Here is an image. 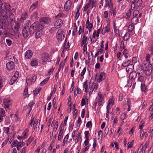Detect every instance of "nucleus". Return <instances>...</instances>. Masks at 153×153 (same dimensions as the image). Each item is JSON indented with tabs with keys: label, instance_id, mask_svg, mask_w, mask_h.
<instances>
[{
	"label": "nucleus",
	"instance_id": "obj_13",
	"mask_svg": "<svg viewBox=\"0 0 153 153\" xmlns=\"http://www.w3.org/2000/svg\"><path fill=\"white\" fill-rule=\"evenodd\" d=\"M9 17V18L10 23L12 25H14L15 23L14 15L12 13H10Z\"/></svg>",
	"mask_w": 153,
	"mask_h": 153
},
{
	"label": "nucleus",
	"instance_id": "obj_19",
	"mask_svg": "<svg viewBox=\"0 0 153 153\" xmlns=\"http://www.w3.org/2000/svg\"><path fill=\"white\" fill-rule=\"evenodd\" d=\"M152 53H151L150 54L148 53L146 54V61H144V62H146L149 63V62H151L150 61V59L151 58L152 59Z\"/></svg>",
	"mask_w": 153,
	"mask_h": 153
},
{
	"label": "nucleus",
	"instance_id": "obj_20",
	"mask_svg": "<svg viewBox=\"0 0 153 153\" xmlns=\"http://www.w3.org/2000/svg\"><path fill=\"white\" fill-rule=\"evenodd\" d=\"M56 137V135L55 134L53 137V139L52 142L50 144V146L48 148V150L50 152H51V150H52L53 147V144L55 141Z\"/></svg>",
	"mask_w": 153,
	"mask_h": 153
},
{
	"label": "nucleus",
	"instance_id": "obj_27",
	"mask_svg": "<svg viewBox=\"0 0 153 153\" xmlns=\"http://www.w3.org/2000/svg\"><path fill=\"white\" fill-rule=\"evenodd\" d=\"M134 28V25L132 24L130 25L128 28V31L129 32H132Z\"/></svg>",
	"mask_w": 153,
	"mask_h": 153
},
{
	"label": "nucleus",
	"instance_id": "obj_3",
	"mask_svg": "<svg viewBox=\"0 0 153 153\" xmlns=\"http://www.w3.org/2000/svg\"><path fill=\"white\" fill-rule=\"evenodd\" d=\"M27 30V28L26 27H21L20 31H19V33L20 35H22L24 38H26L29 36Z\"/></svg>",
	"mask_w": 153,
	"mask_h": 153
},
{
	"label": "nucleus",
	"instance_id": "obj_43",
	"mask_svg": "<svg viewBox=\"0 0 153 153\" xmlns=\"http://www.w3.org/2000/svg\"><path fill=\"white\" fill-rule=\"evenodd\" d=\"M18 141L17 140H14L13 142L12 143V144L11 145V146L12 148H13L14 147H16V144H17V143Z\"/></svg>",
	"mask_w": 153,
	"mask_h": 153
},
{
	"label": "nucleus",
	"instance_id": "obj_26",
	"mask_svg": "<svg viewBox=\"0 0 153 153\" xmlns=\"http://www.w3.org/2000/svg\"><path fill=\"white\" fill-rule=\"evenodd\" d=\"M39 61L37 60H32L30 63V64L32 66H36L38 64Z\"/></svg>",
	"mask_w": 153,
	"mask_h": 153
},
{
	"label": "nucleus",
	"instance_id": "obj_23",
	"mask_svg": "<svg viewBox=\"0 0 153 153\" xmlns=\"http://www.w3.org/2000/svg\"><path fill=\"white\" fill-rule=\"evenodd\" d=\"M137 73L135 71L131 72L129 77L131 79H134L137 76Z\"/></svg>",
	"mask_w": 153,
	"mask_h": 153
},
{
	"label": "nucleus",
	"instance_id": "obj_60",
	"mask_svg": "<svg viewBox=\"0 0 153 153\" xmlns=\"http://www.w3.org/2000/svg\"><path fill=\"white\" fill-rule=\"evenodd\" d=\"M26 22V26L25 27H27V29H28L29 28V26L31 25V22L29 20L27 21Z\"/></svg>",
	"mask_w": 153,
	"mask_h": 153
},
{
	"label": "nucleus",
	"instance_id": "obj_47",
	"mask_svg": "<svg viewBox=\"0 0 153 153\" xmlns=\"http://www.w3.org/2000/svg\"><path fill=\"white\" fill-rule=\"evenodd\" d=\"M58 123L57 121L55 124V127L53 129V131L54 132H56V130L57 129V128L58 127Z\"/></svg>",
	"mask_w": 153,
	"mask_h": 153
},
{
	"label": "nucleus",
	"instance_id": "obj_1",
	"mask_svg": "<svg viewBox=\"0 0 153 153\" xmlns=\"http://www.w3.org/2000/svg\"><path fill=\"white\" fill-rule=\"evenodd\" d=\"M153 63L149 62V63L143 62L142 65H139V69L141 71V73L145 74L146 76H149L152 70Z\"/></svg>",
	"mask_w": 153,
	"mask_h": 153
},
{
	"label": "nucleus",
	"instance_id": "obj_41",
	"mask_svg": "<svg viewBox=\"0 0 153 153\" xmlns=\"http://www.w3.org/2000/svg\"><path fill=\"white\" fill-rule=\"evenodd\" d=\"M142 3V0H137V3H136V6L138 7H141Z\"/></svg>",
	"mask_w": 153,
	"mask_h": 153
},
{
	"label": "nucleus",
	"instance_id": "obj_33",
	"mask_svg": "<svg viewBox=\"0 0 153 153\" xmlns=\"http://www.w3.org/2000/svg\"><path fill=\"white\" fill-rule=\"evenodd\" d=\"M19 75V72L18 71H16L15 73V74L12 77V78L13 79H14L15 80H16V79H18Z\"/></svg>",
	"mask_w": 153,
	"mask_h": 153
},
{
	"label": "nucleus",
	"instance_id": "obj_63",
	"mask_svg": "<svg viewBox=\"0 0 153 153\" xmlns=\"http://www.w3.org/2000/svg\"><path fill=\"white\" fill-rule=\"evenodd\" d=\"M10 128L9 127H4L3 128V130L4 131H6L7 134H8V132L9 131Z\"/></svg>",
	"mask_w": 153,
	"mask_h": 153
},
{
	"label": "nucleus",
	"instance_id": "obj_54",
	"mask_svg": "<svg viewBox=\"0 0 153 153\" xmlns=\"http://www.w3.org/2000/svg\"><path fill=\"white\" fill-rule=\"evenodd\" d=\"M17 144L19 146H20V147H22L25 144V143H24L23 141H22V142H19L17 143Z\"/></svg>",
	"mask_w": 153,
	"mask_h": 153
},
{
	"label": "nucleus",
	"instance_id": "obj_45",
	"mask_svg": "<svg viewBox=\"0 0 153 153\" xmlns=\"http://www.w3.org/2000/svg\"><path fill=\"white\" fill-rule=\"evenodd\" d=\"M0 115L4 117L5 116V112L3 108H1L0 109Z\"/></svg>",
	"mask_w": 153,
	"mask_h": 153
},
{
	"label": "nucleus",
	"instance_id": "obj_12",
	"mask_svg": "<svg viewBox=\"0 0 153 153\" xmlns=\"http://www.w3.org/2000/svg\"><path fill=\"white\" fill-rule=\"evenodd\" d=\"M33 52L30 50H28L25 53V57L28 59H30L32 56Z\"/></svg>",
	"mask_w": 153,
	"mask_h": 153
},
{
	"label": "nucleus",
	"instance_id": "obj_52",
	"mask_svg": "<svg viewBox=\"0 0 153 153\" xmlns=\"http://www.w3.org/2000/svg\"><path fill=\"white\" fill-rule=\"evenodd\" d=\"M89 3H87L86 4L85 6L84 7L83 9V11H86L87 9L89 7Z\"/></svg>",
	"mask_w": 153,
	"mask_h": 153
},
{
	"label": "nucleus",
	"instance_id": "obj_18",
	"mask_svg": "<svg viewBox=\"0 0 153 153\" xmlns=\"http://www.w3.org/2000/svg\"><path fill=\"white\" fill-rule=\"evenodd\" d=\"M139 18L137 17H134L132 18L131 20V23L133 25H136L139 22Z\"/></svg>",
	"mask_w": 153,
	"mask_h": 153
},
{
	"label": "nucleus",
	"instance_id": "obj_46",
	"mask_svg": "<svg viewBox=\"0 0 153 153\" xmlns=\"http://www.w3.org/2000/svg\"><path fill=\"white\" fill-rule=\"evenodd\" d=\"M87 100H88V99H87ZM88 101H85V100L84 98H83L82 99V101L81 102V105L82 106H83L85 105L86 104V103L87 102L88 103Z\"/></svg>",
	"mask_w": 153,
	"mask_h": 153
},
{
	"label": "nucleus",
	"instance_id": "obj_42",
	"mask_svg": "<svg viewBox=\"0 0 153 153\" xmlns=\"http://www.w3.org/2000/svg\"><path fill=\"white\" fill-rule=\"evenodd\" d=\"M110 25L109 24H108L107 25V26L104 27L105 30L106 31V32L107 33H108L110 32Z\"/></svg>",
	"mask_w": 153,
	"mask_h": 153
},
{
	"label": "nucleus",
	"instance_id": "obj_40",
	"mask_svg": "<svg viewBox=\"0 0 153 153\" xmlns=\"http://www.w3.org/2000/svg\"><path fill=\"white\" fill-rule=\"evenodd\" d=\"M41 90V88H38L37 90H36L35 91L34 90L33 91V93L34 94V95L35 96L37 94L39 93L40 91Z\"/></svg>",
	"mask_w": 153,
	"mask_h": 153
},
{
	"label": "nucleus",
	"instance_id": "obj_14",
	"mask_svg": "<svg viewBox=\"0 0 153 153\" xmlns=\"http://www.w3.org/2000/svg\"><path fill=\"white\" fill-rule=\"evenodd\" d=\"M3 7V9H1V10H3L4 9L7 12H9L10 10V5L9 3H4Z\"/></svg>",
	"mask_w": 153,
	"mask_h": 153
},
{
	"label": "nucleus",
	"instance_id": "obj_24",
	"mask_svg": "<svg viewBox=\"0 0 153 153\" xmlns=\"http://www.w3.org/2000/svg\"><path fill=\"white\" fill-rule=\"evenodd\" d=\"M133 16L137 17L140 18L142 16V14L141 13H140L138 10H135L133 12Z\"/></svg>",
	"mask_w": 153,
	"mask_h": 153
},
{
	"label": "nucleus",
	"instance_id": "obj_61",
	"mask_svg": "<svg viewBox=\"0 0 153 153\" xmlns=\"http://www.w3.org/2000/svg\"><path fill=\"white\" fill-rule=\"evenodd\" d=\"M80 15V13L79 12V11L78 10H77L76 12V15L75 16V19H77L78 18L79 16Z\"/></svg>",
	"mask_w": 153,
	"mask_h": 153
},
{
	"label": "nucleus",
	"instance_id": "obj_5",
	"mask_svg": "<svg viewBox=\"0 0 153 153\" xmlns=\"http://www.w3.org/2000/svg\"><path fill=\"white\" fill-rule=\"evenodd\" d=\"M0 25L1 26V28H3L4 27L9 26V23L7 19H1L0 21Z\"/></svg>",
	"mask_w": 153,
	"mask_h": 153
},
{
	"label": "nucleus",
	"instance_id": "obj_7",
	"mask_svg": "<svg viewBox=\"0 0 153 153\" xmlns=\"http://www.w3.org/2000/svg\"><path fill=\"white\" fill-rule=\"evenodd\" d=\"M63 123L60 126L59 130V132L58 135V140L59 141L63 137L62 134L63 132V128H62V125Z\"/></svg>",
	"mask_w": 153,
	"mask_h": 153
},
{
	"label": "nucleus",
	"instance_id": "obj_15",
	"mask_svg": "<svg viewBox=\"0 0 153 153\" xmlns=\"http://www.w3.org/2000/svg\"><path fill=\"white\" fill-rule=\"evenodd\" d=\"M49 54L47 53H44L42 55V60L43 62H46L48 59Z\"/></svg>",
	"mask_w": 153,
	"mask_h": 153
},
{
	"label": "nucleus",
	"instance_id": "obj_9",
	"mask_svg": "<svg viewBox=\"0 0 153 153\" xmlns=\"http://www.w3.org/2000/svg\"><path fill=\"white\" fill-rule=\"evenodd\" d=\"M72 5V2L70 0L67 1L64 5V8L65 10H69Z\"/></svg>",
	"mask_w": 153,
	"mask_h": 153
},
{
	"label": "nucleus",
	"instance_id": "obj_32",
	"mask_svg": "<svg viewBox=\"0 0 153 153\" xmlns=\"http://www.w3.org/2000/svg\"><path fill=\"white\" fill-rule=\"evenodd\" d=\"M15 26H14V28L17 31L19 32V31H20L19 30V27H20V24L19 23H15Z\"/></svg>",
	"mask_w": 153,
	"mask_h": 153
},
{
	"label": "nucleus",
	"instance_id": "obj_36",
	"mask_svg": "<svg viewBox=\"0 0 153 153\" xmlns=\"http://www.w3.org/2000/svg\"><path fill=\"white\" fill-rule=\"evenodd\" d=\"M125 46L124 44V42L122 41H121L120 44V51H122L125 48Z\"/></svg>",
	"mask_w": 153,
	"mask_h": 153
},
{
	"label": "nucleus",
	"instance_id": "obj_58",
	"mask_svg": "<svg viewBox=\"0 0 153 153\" xmlns=\"http://www.w3.org/2000/svg\"><path fill=\"white\" fill-rule=\"evenodd\" d=\"M9 140V138L8 137L5 140L4 142L2 144V147L4 146L7 143L8 140Z\"/></svg>",
	"mask_w": 153,
	"mask_h": 153
},
{
	"label": "nucleus",
	"instance_id": "obj_51",
	"mask_svg": "<svg viewBox=\"0 0 153 153\" xmlns=\"http://www.w3.org/2000/svg\"><path fill=\"white\" fill-rule=\"evenodd\" d=\"M92 85H93V89L92 90V91H93L95 89V90H97V88L98 87V84L97 83H95L94 82L92 83Z\"/></svg>",
	"mask_w": 153,
	"mask_h": 153
},
{
	"label": "nucleus",
	"instance_id": "obj_39",
	"mask_svg": "<svg viewBox=\"0 0 153 153\" xmlns=\"http://www.w3.org/2000/svg\"><path fill=\"white\" fill-rule=\"evenodd\" d=\"M35 103L33 101L30 102L28 105L27 107L28 108H30V111H31L33 106L34 104Z\"/></svg>",
	"mask_w": 153,
	"mask_h": 153
},
{
	"label": "nucleus",
	"instance_id": "obj_28",
	"mask_svg": "<svg viewBox=\"0 0 153 153\" xmlns=\"http://www.w3.org/2000/svg\"><path fill=\"white\" fill-rule=\"evenodd\" d=\"M131 15V10L130 9H128L126 13V16L127 17H126V19H129Z\"/></svg>",
	"mask_w": 153,
	"mask_h": 153
},
{
	"label": "nucleus",
	"instance_id": "obj_44",
	"mask_svg": "<svg viewBox=\"0 0 153 153\" xmlns=\"http://www.w3.org/2000/svg\"><path fill=\"white\" fill-rule=\"evenodd\" d=\"M68 134L66 135V136L65 137V138H64V139L63 140V143H62V145L63 146H64L65 145V142H66V141L67 140H68Z\"/></svg>",
	"mask_w": 153,
	"mask_h": 153
},
{
	"label": "nucleus",
	"instance_id": "obj_8",
	"mask_svg": "<svg viewBox=\"0 0 153 153\" xmlns=\"http://www.w3.org/2000/svg\"><path fill=\"white\" fill-rule=\"evenodd\" d=\"M40 22L41 23L47 24L49 23L51 21V20L49 18L47 17H42L40 19Z\"/></svg>",
	"mask_w": 153,
	"mask_h": 153
},
{
	"label": "nucleus",
	"instance_id": "obj_50",
	"mask_svg": "<svg viewBox=\"0 0 153 153\" xmlns=\"http://www.w3.org/2000/svg\"><path fill=\"white\" fill-rule=\"evenodd\" d=\"M87 44L86 43V44H85L83 47V53H87Z\"/></svg>",
	"mask_w": 153,
	"mask_h": 153
},
{
	"label": "nucleus",
	"instance_id": "obj_53",
	"mask_svg": "<svg viewBox=\"0 0 153 153\" xmlns=\"http://www.w3.org/2000/svg\"><path fill=\"white\" fill-rule=\"evenodd\" d=\"M6 42L7 43V45L10 46L12 44V41L10 39H6Z\"/></svg>",
	"mask_w": 153,
	"mask_h": 153
},
{
	"label": "nucleus",
	"instance_id": "obj_2",
	"mask_svg": "<svg viewBox=\"0 0 153 153\" xmlns=\"http://www.w3.org/2000/svg\"><path fill=\"white\" fill-rule=\"evenodd\" d=\"M44 28L43 26L38 22H36L31 25L29 29V33L33 35L38 30H40Z\"/></svg>",
	"mask_w": 153,
	"mask_h": 153
},
{
	"label": "nucleus",
	"instance_id": "obj_29",
	"mask_svg": "<svg viewBox=\"0 0 153 153\" xmlns=\"http://www.w3.org/2000/svg\"><path fill=\"white\" fill-rule=\"evenodd\" d=\"M50 78V77H48L46 78L45 79L42 81L40 83V85L42 86H43L48 81Z\"/></svg>",
	"mask_w": 153,
	"mask_h": 153
},
{
	"label": "nucleus",
	"instance_id": "obj_38",
	"mask_svg": "<svg viewBox=\"0 0 153 153\" xmlns=\"http://www.w3.org/2000/svg\"><path fill=\"white\" fill-rule=\"evenodd\" d=\"M148 148V147H147V142H146L145 145V146H142V148L141 149V150L142 149L143 150L142 153H145L146 149Z\"/></svg>",
	"mask_w": 153,
	"mask_h": 153
},
{
	"label": "nucleus",
	"instance_id": "obj_64",
	"mask_svg": "<svg viewBox=\"0 0 153 153\" xmlns=\"http://www.w3.org/2000/svg\"><path fill=\"white\" fill-rule=\"evenodd\" d=\"M36 79V76L34 75L32 77L31 79L32 84L33 83H34L35 82Z\"/></svg>",
	"mask_w": 153,
	"mask_h": 153
},
{
	"label": "nucleus",
	"instance_id": "obj_55",
	"mask_svg": "<svg viewBox=\"0 0 153 153\" xmlns=\"http://www.w3.org/2000/svg\"><path fill=\"white\" fill-rule=\"evenodd\" d=\"M108 131H109V128H107V127L106 128L104 131V136H106L107 135V134L108 133Z\"/></svg>",
	"mask_w": 153,
	"mask_h": 153
},
{
	"label": "nucleus",
	"instance_id": "obj_22",
	"mask_svg": "<svg viewBox=\"0 0 153 153\" xmlns=\"http://www.w3.org/2000/svg\"><path fill=\"white\" fill-rule=\"evenodd\" d=\"M114 100L112 98H110L108 102V104L107 106V109H110L111 108V107L110 106V104H111L112 105L114 104Z\"/></svg>",
	"mask_w": 153,
	"mask_h": 153
},
{
	"label": "nucleus",
	"instance_id": "obj_6",
	"mask_svg": "<svg viewBox=\"0 0 153 153\" xmlns=\"http://www.w3.org/2000/svg\"><path fill=\"white\" fill-rule=\"evenodd\" d=\"M6 67L8 70H13L15 68L14 62L11 61L7 62L6 64Z\"/></svg>",
	"mask_w": 153,
	"mask_h": 153
},
{
	"label": "nucleus",
	"instance_id": "obj_62",
	"mask_svg": "<svg viewBox=\"0 0 153 153\" xmlns=\"http://www.w3.org/2000/svg\"><path fill=\"white\" fill-rule=\"evenodd\" d=\"M114 32L115 33L117 36L118 35L119 36H120V34L119 33V30L118 29H114Z\"/></svg>",
	"mask_w": 153,
	"mask_h": 153
},
{
	"label": "nucleus",
	"instance_id": "obj_17",
	"mask_svg": "<svg viewBox=\"0 0 153 153\" xmlns=\"http://www.w3.org/2000/svg\"><path fill=\"white\" fill-rule=\"evenodd\" d=\"M28 16V15L26 12H23L21 16V18L20 19L21 22H23V20H26Z\"/></svg>",
	"mask_w": 153,
	"mask_h": 153
},
{
	"label": "nucleus",
	"instance_id": "obj_35",
	"mask_svg": "<svg viewBox=\"0 0 153 153\" xmlns=\"http://www.w3.org/2000/svg\"><path fill=\"white\" fill-rule=\"evenodd\" d=\"M38 30L35 34V36L36 38H39L42 36V34Z\"/></svg>",
	"mask_w": 153,
	"mask_h": 153
},
{
	"label": "nucleus",
	"instance_id": "obj_49",
	"mask_svg": "<svg viewBox=\"0 0 153 153\" xmlns=\"http://www.w3.org/2000/svg\"><path fill=\"white\" fill-rule=\"evenodd\" d=\"M107 2L106 3L105 5L107 6H108L109 7H112V8H113V4L111 2L110 3V2L109 3L108 1L107 2V1H106Z\"/></svg>",
	"mask_w": 153,
	"mask_h": 153
},
{
	"label": "nucleus",
	"instance_id": "obj_16",
	"mask_svg": "<svg viewBox=\"0 0 153 153\" xmlns=\"http://www.w3.org/2000/svg\"><path fill=\"white\" fill-rule=\"evenodd\" d=\"M38 1H36L33 4L29 9V11L32 12L38 6Z\"/></svg>",
	"mask_w": 153,
	"mask_h": 153
},
{
	"label": "nucleus",
	"instance_id": "obj_4",
	"mask_svg": "<svg viewBox=\"0 0 153 153\" xmlns=\"http://www.w3.org/2000/svg\"><path fill=\"white\" fill-rule=\"evenodd\" d=\"M64 31L62 29H59L57 32L56 38L58 41H61L65 37V35L63 34Z\"/></svg>",
	"mask_w": 153,
	"mask_h": 153
},
{
	"label": "nucleus",
	"instance_id": "obj_48",
	"mask_svg": "<svg viewBox=\"0 0 153 153\" xmlns=\"http://www.w3.org/2000/svg\"><path fill=\"white\" fill-rule=\"evenodd\" d=\"M87 37L86 36H85V34H84L83 36L82 41L83 42L85 43V44H86V43H87L86 42L87 41Z\"/></svg>",
	"mask_w": 153,
	"mask_h": 153
},
{
	"label": "nucleus",
	"instance_id": "obj_11",
	"mask_svg": "<svg viewBox=\"0 0 153 153\" xmlns=\"http://www.w3.org/2000/svg\"><path fill=\"white\" fill-rule=\"evenodd\" d=\"M3 31L4 34L6 36H7L10 34V30L8 26L4 27L3 28H1Z\"/></svg>",
	"mask_w": 153,
	"mask_h": 153
},
{
	"label": "nucleus",
	"instance_id": "obj_21",
	"mask_svg": "<svg viewBox=\"0 0 153 153\" xmlns=\"http://www.w3.org/2000/svg\"><path fill=\"white\" fill-rule=\"evenodd\" d=\"M134 68V65L132 64H129L126 68V71L127 72L130 71H132Z\"/></svg>",
	"mask_w": 153,
	"mask_h": 153
},
{
	"label": "nucleus",
	"instance_id": "obj_37",
	"mask_svg": "<svg viewBox=\"0 0 153 153\" xmlns=\"http://www.w3.org/2000/svg\"><path fill=\"white\" fill-rule=\"evenodd\" d=\"M105 78H103V76L102 75V74H100L99 76V79L97 80V82H100L101 81L104 80Z\"/></svg>",
	"mask_w": 153,
	"mask_h": 153
},
{
	"label": "nucleus",
	"instance_id": "obj_25",
	"mask_svg": "<svg viewBox=\"0 0 153 153\" xmlns=\"http://www.w3.org/2000/svg\"><path fill=\"white\" fill-rule=\"evenodd\" d=\"M38 13L37 12H34L31 15V18L32 19L36 20L38 17Z\"/></svg>",
	"mask_w": 153,
	"mask_h": 153
},
{
	"label": "nucleus",
	"instance_id": "obj_57",
	"mask_svg": "<svg viewBox=\"0 0 153 153\" xmlns=\"http://www.w3.org/2000/svg\"><path fill=\"white\" fill-rule=\"evenodd\" d=\"M127 117L126 114L123 113L121 116V118L122 120H123Z\"/></svg>",
	"mask_w": 153,
	"mask_h": 153
},
{
	"label": "nucleus",
	"instance_id": "obj_10",
	"mask_svg": "<svg viewBox=\"0 0 153 153\" xmlns=\"http://www.w3.org/2000/svg\"><path fill=\"white\" fill-rule=\"evenodd\" d=\"M62 20L61 19H58L54 25L56 27V28H59L62 26Z\"/></svg>",
	"mask_w": 153,
	"mask_h": 153
},
{
	"label": "nucleus",
	"instance_id": "obj_30",
	"mask_svg": "<svg viewBox=\"0 0 153 153\" xmlns=\"http://www.w3.org/2000/svg\"><path fill=\"white\" fill-rule=\"evenodd\" d=\"M24 96H25V98H26L27 97H28L29 95L28 94V88L27 87H26L25 88L24 91Z\"/></svg>",
	"mask_w": 153,
	"mask_h": 153
},
{
	"label": "nucleus",
	"instance_id": "obj_34",
	"mask_svg": "<svg viewBox=\"0 0 153 153\" xmlns=\"http://www.w3.org/2000/svg\"><path fill=\"white\" fill-rule=\"evenodd\" d=\"M131 61L130 60H128L126 62H123L122 64V66L124 67H127L128 65L130 63Z\"/></svg>",
	"mask_w": 153,
	"mask_h": 153
},
{
	"label": "nucleus",
	"instance_id": "obj_56",
	"mask_svg": "<svg viewBox=\"0 0 153 153\" xmlns=\"http://www.w3.org/2000/svg\"><path fill=\"white\" fill-rule=\"evenodd\" d=\"M92 124L91 121H89L87 123L86 125V126L87 128H89L91 126V127L92 126Z\"/></svg>",
	"mask_w": 153,
	"mask_h": 153
},
{
	"label": "nucleus",
	"instance_id": "obj_59",
	"mask_svg": "<svg viewBox=\"0 0 153 153\" xmlns=\"http://www.w3.org/2000/svg\"><path fill=\"white\" fill-rule=\"evenodd\" d=\"M86 71V68L85 67L83 68V69L82 71V72L80 74L81 76L82 77L84 76V74L85 72Z\"/></svg>",
	"mask_w": 153,
	"mask_h": 153
},
{
	"label": "nucleus",
	"instance_id": "obj_31",
	"mask_svg": "<svg viewBox=\"0 0 153 153\" xmlns=\"http://www.w3.org/2000/svg\"><path fill=\"white\" fill-rule=\"evenodd\" d=\"M130 34L129 33H126L124 36L123 39L125 41L128 40L130 38Z\"/></svg>",
	"mask_w": 153,
	"mask_h": 153
}]
</instances>
